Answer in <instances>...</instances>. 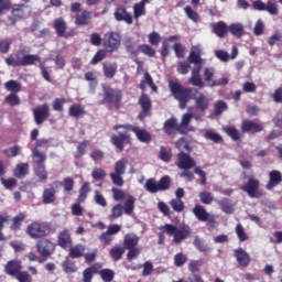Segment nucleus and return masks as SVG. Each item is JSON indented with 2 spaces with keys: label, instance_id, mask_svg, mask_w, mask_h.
<instances>
[{
  "label": "nucleus",
  "instance_id": "nucleus-1",
  "mask_svg": "<svg viewBox=\"0 0 282 282\" xmlns=\"http://www.w3.org/2000/svg\"><path fill=\"white\" fill-rule=\"evenodd\" d=\"M163 229L165 232L173 237V243H182V241H186V239H189L191 235H193V229L188 227V225H171L166 224L164 225Z\"/></svg>",
  "mask_w": 282,
  "mask_h": 282
},
{
  "label": "nucleus",
  "instance_id": "nucleus-50",
  "mask_svg": "<svg viewBox=\"0 0 282 282\" xmlns=\"http://www.w3.org/2000/svg\"><path fill=\"white\" fill-rule=\"evenodd\" d=\"M25 220V214L21 213L18 216H15L11 224V230H18V228L21 227V224Z\"/></svg>",
  "mask_w": 282,
  "mask_h": 282
},
{
  "label": "nucleus",
  "instance_id": "nucleus-55",
  "mask_svg": "<svg viewBox=\"0 0 282 282\" xmlns=\"http://www.w3.org/2000/svg\"><path fill=\"white\" fill-rule=\"evenodd\" d=\"M85 80H87L88 83H90V89L91 91H94L96 89V85H98V80L96 79V75H94V73L88 72L85 74Z\"/></svg>",
  "mask_w": 282,
  "mask_h": 282
},
{
  "label": "nucleus",
  "instance_id": "nucleus-54",
  "mask_svg": "<svg viewBox=\"0 0 282 282\" xmlns=\"http://www.w3.org/2000/svg\"><path fill=\"white\" fill-rule=\"evenodd\" d=\"M133 12H134V19H140V17H144L147 14V9L142 3H137L133 7Z\"/></svg>",
  "mask_w": 282,
  "mask_h": 282
},
{
  "label": "nucleus",
  "instance_id": "nucleus-13",
  "mask_svg": "<svg viewBox=\"0 0 282 282\" xmlns=\"http://www.w3.org/2000/svg\"><path fill=\"white\" fill-rule=\"evenodd\" d=\"M177 158L178 162L176 163V165L178 166V169L191 170L196 164L195 160L191 158V155H188L187 153L181 152L177 154Z\"/></svg>",
  "mask_w": 282,
  "mask_h": 282
},
{
  "label": "nucleus",
  "instance_id": "nucleus-41",
  "mask_svg": "<svg viewBox=\"0 0 282 282\" xmlns=\"http://www.w3.org/2000/svg\"><path fill=\"white\" fill-rule=\"evenodd\" d=\"M34 172L41 182H45V180H47V171L45 170V164L34 165Z\"/></svg>",
  "mask_w": 282,
  "mask_h": 282
},
{
  "label": "nucleus",
  "instance_id": "nucleus-17",
  "mask_svg": "<svg viewBox=\"0 0 282 282\" xmlns=\"http://www.w3.org/2000/svg\"><path fill=\"white\" fill-rule=\"evenodd\" d=\"M57 239L58 246L64 250H67V248H72V234H69V230L65 229L61 231Z\"/></svg>",
  "mask_w": 282,
  "mask_h": 282
},
{
  "label": "nucleus",
  "instance_id": "nucleus-63",
  "mask_svg": "<svg viewBox=\"0 0 282 282\" xmlns=\"http://www.w3.org/2000/svg\"><path fill=\"white\" fill-rule=\"evenodd\" d=\"M89 191H91V188L89 187V183H85L79 191L78 202H84L85 199H87V193H89Z\"/></svg>",
  "mask_w": 282,
  "mask_h": 282
},
{
  "label": "nucleus",
  "instance_id": "nucleus-20",
  "mask_svg": "<svg viewBox=\"0 0 282 282\" xmlns=\"http://www.w3.org/2000/svg\"><path fill=\"white\" fill-rule=\"evenodd\" d=\"M188 61L189 63H194V65H199L202 63V46H192Z\"/></svg>",
  "mask_w": 282,
  "mask_h": 282
},
{
  "label": "nucleus",
  "instance_id": "nucleus-16",
  "mask_svg": "<svg viewBox=\"0 0 282 282\" xmlns=\"http://www.w3.org/2000/svg\"><path fill=\"white\" fill-rule=\"evenodd\" d=\"M199 72H202L200 65H197L196 68H193L189 83L194 87H199V89H203V87H205V84L204 80L202 79V76L199 75Z\"/></svg>",
  "mask_w": 282,
  "mask_h": 282
},
{
  "label": "nucleus",
  "instance_id": "nucleus-25",
  "mask_svg": "<svg viewBox=\"0 0 282 282\" xmlns=\"http://www.w3.org/2000/svg\"><path fill=\"white\" fill-rule=\"evenodd\" d=\"M6 272L10 276H17L21 272V262L20 261H10L6 267Z\"/></svg>",
  "mask_w": 282,
  "mask_h": 282
},
{
  "label": "nucleus",
  "instance_id": "nucleus-48",
  "mask_svg": "<svg viewBox=\"0 0 282 282\" xmlns=\"http://www.w3.org/2000/svg\"><path fill=\"white\" fill-rule=\"evenodd\" d=\"M226 109H228V105H226L225 101H223V100L216 101L214 105V115L221 116V113H224V111H226Z\"/></svg>",
  "mask_w": 282,
  "mask_h": 282
},
{
  "label": "nucleus",
  "instance_id": "nucleus-27",
  "mask_svg": "<svg viewBox=\"0 0 282 282\" xmlns=\"http://www.w3.org/2000/svg\"><path fill=\"white\" fill-rule=\"evenodd\" d=\"M218 204L221 210L227 215H232V213H235V204L230 199L224 198L223 200H219Z\"/></svg>",
  "mask_w": 282,
  "mask_h": 282
},
{
  "label": "nucleus",
  "instance_id": "nucleus-14",
  "mask_svg": "<svg viewBox=\"0 0 282 282\" xmlns=\"http://www.w3.org/2000/svg\"><path fill=\"white\" fill-rule=\"evenodd\" d=\"M20 56V67H25L28 65H34V63H39L41 57L39 55H30L25 53V50L18 51Z\"/></svg>",
  "mask_w": 282,
  "mask_h": 282
},
{
  "label": "nucleus",
  "instance_id": "nucleus-64",
  "mask_svg": "<svg viewBox=\"0 0 282 282\" xmlns=\"http://www.w3.org/2000/svg\"><path fill=\"white\" fill-rule=\"evenodd\" d=\"M176 148L178 149V151H191V145L188 144V141H186V139L184 138H181L176 142Z\"/></svg>",
  "mask_w": 282,
  "mask_h": 282
},
{
  "label": "nucleus",
  "instance_id": "nucleus-7",
  "mask_svg": "<svg viewBox=\"0 0 282 282\" xmlns=\"http://www.w3.org/2000/svg\"><path fill=\"white\" fill-rule=\"evenodd\" d=\"M192 98L195 101V107L196 109H198V111H206L208 109V107H210V98L194 88V93L192 94Z\"/></svg>",
  "mask_w": 282,
  "mask_h": 282
},
{
  "label": "nucleus",
  "instance_id": "nucleus-33",
  "mask_svg": "<svg viewBox=\"0 0 282 282\" xmlns=\"http://www.w3.org/2000/svg\"><path fill=\"white\" fill-rule=\"evenodd\" d=\"M139 104L143 109V113L140 115V118H142V116H147V112L149 111V109H151V99L149 98V96L142 95L139 99Z\"/></svg>",
  "mask_w": 282,
  "mask_h": 282
},
{
  "label": "nucleus",
  "instance_id": "nucleus-35",
  "mask_svg": "<svg viewBox=\"0 0 282 282\" xmlns=\"http://www.w3.org/2000/svg\"><path fill=\"white\" fill-rule=\"evenodd\" d=\"M55 195H56V191L54 189V187L44 189L43 192L44 204H52L54 199H56Z\"/></svg>",
  "mask_w": 282,
  "mask_h": 282
},
{
  "label": "nucleus",
  "instance_id": "nucleus-26",
  "mask_svg": "<svg viewBox=\"0 0 282 282\" xmlns=\"http://www.w3.org/2000/svg\"><path fill=\"white\" fill-rule=\"evenodd\" d=\"M210 28L213 29L214 34H216V36H218L219 39H224L226 36V32H227L226 23L224 22L213 23Z\"/></svg>",
  "mask_w": 282,
  "mask_h": 282
},
{
  "label": "nucleus",
  "instance_id": "nucleus-38",
  "mask_svg": "<svg viewBox=\"0 0 282 282\" xmlns=\"http://www.w3.org/2000/svg\"><path fill=\"white\" fill-rule=\"evenodd\" d=\"M135 208V198L133 196H129L123 204V213L124 215H131Z\"/></svg>",
  "mask_w": 282,
  "mask_h": 282
},
{
  "label": "nucleus",
  "instance_id": "nucleus-51",
  "mask_svg": "<svg viewBox=\"0 0 282 282\" xmlns=\"http://www.w3.org/2000/svg\"><path fill=\"white\" fill-rule=\"evenodd\" d=\"M199 198H200L202 204L209 205V204H213L215 196H213V193H210V192H200Z\"/></svg>",
  "mask_w": 282,
  "mask_h": 282
},
{
  "label": "nucleus",
  "instance_id": "nucleus-6",
  "mask_svg": "<svg viewBox=\"0 0 282 282\" xmlns=\"http://www.w3.org/2000/svg\"><path fill=\"white\" fill-rule=\"evenodd\" d=\"M113 129L115 131H118V129H127L128 131H132L133 133H135L139 142H145V143L151 142V134L147 130L140 129L135 126L120 124V126H115Z\"/></svg>",
  "mask_w": 282,
  "mask_h": 282
},
{
  "label": "nucleus",
  "instance_id": "nucleus-19",
  "mask_svg": "<svg viewBox=\"0 0 282 282\" xmlns=\"http://www.w3.org/2000/svg\"><path fill=\"white\" fill-rule=\"evenodd\" d=\"M192 213L195 215L198 221H206L210 217V214L206 210V207L202 205H195Z\"/></svg>",
  "mask_w": 282,
  "mask_h": 282
},
{
  "label": "nucleus",
  "instance_id": "nucleus-44",
  "mask_svg": "<svg viewBox=\"0 0 282 282\" xmlns=\"http://www.w3.org/2000/svg\"><path fill=\"white\" fill-rule=\"evenodd\" d=\"M264 11L273 17H276V14H279V4L272 0H268Z\"/></svg>",
  "mask_w": 282,
  "mask_h": 282
},
{
  "label": "nucleus",
  "instance_id": "nucleus-11",
  "mask_svg": "<svg viewBox=\"0 0 282 282\" xmlns=\"http://www.w3.org/2000/svg\"><path fill=\"white\" fill-rule=\"evenodd\" d=\"M104 47L110 50V52L118 50L120 47V35L118 33H107L104 39Z\"/></svg>",
  "mask_w": 282,
  "mask_h": 282
},
{
  "label": "nucleus",
  "instance_id": "nucleus-8",
  "mask_svg": "<svg viewBox=\"0 0 282 282\" xmlns=\"http://www.w3.org/2000/svg\"><path fill=\"white\" fill-rule=\"evenodd\" d=\"M111 142L119 151H122L124 144H131V135H129V131L124 129V131H119V135H112Z\"/></svg>",
  "mask_w": 282,
  "mask_h": 282
},
{
  "label": "nucleus",
  "instance_id": "nucleus-57",
  "mask_svg": "<svg viewBox=\"0 0 282 282\" xmlns=\"http://www.w3.org/2000/svg\"><path fill=\"white\" fill-rule=\"evenodd\" d=\"M54 28L58 36H63V34H65V21H63L62 19L55 20Z\"/></svg>",
  "mask_w": 282,
  "mask_h": 282
},
{
  "label": "nucleus",
  "instance_id": "nucleus-12",
  "mask_svg": "<svg viewBox=\"0 0 282 282\" xmlns=\"http://www.w3.org/2000/svg\"><path fill=\"white\" fill-rule=\"evenodd\" d=\"M33 115L36 124H43L50 118V106L47 104L42 105L33 110Z\"/></svg>",
  "mask_w": 282,
  "mask_h": 282
},
{
  "label": "nucleus",
  "instance_id": "nucleus-61",
  "mask_svg": "<svg viewBox=\"0 0 282 282\" xmlns=\"http://www.w3.org/2000/svg\"><path fill=\"white\" fill-rule=\"evenodd\" d=\"M187 258L184 253H177L174 257V265H176V268H182V265H184V263H186Z\"/></svg>",
  "mask_w": 282,
  "mask_h": 282
},
{
  "label": "nucleus",
  "instance_id": "nucleus-53",
  "mask_svg": "<svg viewBox=\"0 0 282 282\" xmlns=\"http://www.w3.org/2000/svg\"><path fill=\"white\" fill-rule=\"evenodd\" d=\"M205 76V83H207L208 87L215 83V79L213 77L215 76V68H205L204 70Z\"/></svg>",
  "mask_w": 282,
  "mask_h": 282
},
{
  "label": "nucleus",
  "instance_id": "nucleus-23",
  "mask_svg": "<svg viewBox=\"0 0 282 282\" xmlns=\"http://www.w3.org/2000/svg\"><path fill=\"white\" fill-rule=\"evenodd\" d=\"M115 19L117 21H126L129 25L133 23V17L131 14L127 13V10L124 8H118L115 12Z\"/></svg>",
  "mask_w": 282,
  "mask_h": 282
},
{
  "label": "nucleus",
  "instance_id": "nucleus-46",
  "mask_svg": "<svg viewBox=\"0 0 282 282\" xmlns=\"http://www.w3.org/2000/svg\"><path fill=\"white\" fill-rule=\"evenodd\" d=\"M122 254H124V247H113L110 250V257L115 261H120V259H122Z\"/></svg>",
  "mask_w": 282,
  "mask_h": 282
},
{
  "label": "nucleus",
  "instance_id": "nucleus-9",
  "mask_svg": "<svg viewBox=\"0 0 282 282\" xmlns=\"http://www.w3.org/2000/svg\"><path fill=\"white\" fill-rule=\"evenodd\" d=\"M36 250L41 257H50L54 254V250H56V246L53 245L48 239H42L36 243Z\"/></svg>",
  "mask_w": 282,
  "mask_h": 282
},
{
  "label": "nucleus",
  "instance_id": "nucleus-30",
  "mask_svg": "<svg viewBox=\"0 0 282 282\" xmlns=\"http://www.w3.org/2000/svg\"><path fill=\"white\" fill-rule=\"evenodd\" d=\"M31 151H32L33 162L35 165L43 164V162H45L47 158L45 153L39 151V149L36 148H32Z\"/></svg>",
  "mask_w": 282,
  "mask_h": 282
},
{
  "label": "nucleus",
  "instance_id": "nucleus-22",
  "mask_svg": "<svg viewBox=\"0 0 282 282\" xmlns=\"http://www.w3.org/2000/svg\"><path fill=\"white\" fill-rule=\"evenodd\" d=\"M241 129L243 132H252V133H257L259 131L263 130V127H261V124L254 122V121H250V120H245L242 122Z\"/></svg>",
  "mask_w": 282,
  "mask_h": 282
},
{
  "label": "nucleus",
  "instance_id": "nucleus-60",
  "mask_svg": "<svg viewBox=\"0 0 282 282\" xmlns=\"http://www.w3.org/2000/svg\"><path fill=\"white\" fill-rule=\"evenodd\" d=\"M205 138H207V140H212V142H221V135L213 130H207L205 132Z\"/></svg>",
  "mask_w": 282,
  "mask_h": 282
},
{
  "label": "nucleus",
  "instance_id": "nucleus-21",
  "mask_svg": "<svg viewBox=\"0 0 282 282\" xmlns=\"http://www.w3.org/2000/svg\"><path fill=\"white\" fill-rule=\"evenodd\" d=\"M235 257L239 263V265H242V268H246V265H249L250 263V256L246 250L243 249H236L235 250Z\"/></svg>",
  "mask_w": 282,
  "mask_h": 282
},
{
  "label": "nucleus",
  "instance_id": "nucleus-45",
  "mask_svg": "<svg viewBox=\"0 0 282 282\" xmlns=\"http://www.w3.org/2000/svg\"><path fill=\"white\" fill-rule=\"evenodd\" d=\"M194 246L199 252H208L210 250V247L204 240L199 239V237L194 238Z\"/></svg>",
  "mask_w": 282,
  "mask_h": 282
},
{
  "label": "nucleus",
  "instance_id": "nucleus-47",
  "mask_svg": "<svg viewBox=\"0 0 282 282\" xmlns=\"http://www.w3.org/2000/svg\"><path fill=\"white\" fill-rule=\"evenodd\" d=\"M3 153L7 155V158H17V155H21V147L13 145L3 150Z\"/></svg>",
  "mask_w": 282,
  "mask_h": 282
},
{
  "label": "nucleus",
  "instance_id": "nucleus-10",
  "mask_svg": "<svg viewBox=\"0 0 282 282\" xmlns=\"http://www.w3.org/2000/svg\"><path fill=\"white\" fill-rule=\"evenodd\" d=\"M182 127V123L177 124V119L172 118L165 121L164 123V131L169 135H173L175 131H178L180 133H188V128L182 127V130L180 129Z\"/></svg>",
  "mask_w": 282,
  "mask_h": 282
},
{
  "label": "nucleus",
  "instance_id": "nucleus-28",
  "mask_svg": "<svg viewBox=\"0 0 282 282\" xmlns=\"http://www.w3.org/2000/svg\"><path fill=\"white\" fill-rule=\"evenodd\" d=\"M69 248V257L72 259H79V257H83L85 254V246L83 245H75L74 247Z\"/></svg>",
  "mask_w": 282,
  "mask_h": 282
},
{
  "label": "nucleus",
  "instance_id": "nucleus-18",
  "mask_svg": "<svg viewBox=\"0 0 282 282\" xmlns=\"http://www.w3.org/2000/svg\"><path fill=\"white\" fill-rule=\"evenodd\" d=\"M269 183L267 184V189L272 191L275 186H279L282 182V175L279 171H271L269 173Z\"/></svg>",
  "mask_w": 282,
  "mask_h": 282
},
{
  "label": "nucleus",
  "instance_id": "nucleus-59",
  "mask_svg": "<svg viewBox=\"0 0 282 282\" xmlns=\"http://www.w3.org/2000/svg\"><path fill=\"white\" fill-rule=\"evenodd\" d=\"M91 176L95 180H105V177H107V172L100 167H95L91 172Z\"/></svg>",
  "mask_w": 282,
  "mask_h": 282
},
{
  "label": "nucleus",
  "instance_id": "nucleus-24",
  "mask_svg": "<svg viewBox=\"0 0 282 282\" xmlns=\"http://www.w3.org/2000/svg\"><path fill=\"white\" fill-rule=\"evenodd\" d=\"M140 241V237L135 234H127L123 238V248H135Z\"/></svg>",
  "mask_w": 282,
  "mask_h": 282
},
{
  "label": "nucleus",
  "instance_id": "nucleus-34",
  "mask_svg": "<svg viewBox=\"0 0 282 282\" xmlns=\"http://www.w3.org/2000/svg\"><path fill=\"white\" fill-rule=\"evenodd\" d=\"M144 85H149L152 91H158V86H155V84L153 83V78L149 73H144V79L140 83V89L142 91H144Z\"/></svg>",
  "mask_w": 282,
  "mask_h": 282
},
{
  "label": "nucleus",
  "instance_id": "nucleus-39",
  "mask_svg": "<svg viewBox=\"0 0 282 282\" xmlns=\"http://www.w3.org/2000/svg\"><path fill=\"white\" fill-rule=\"evenodd\" d=\"M159 158L163 162H171V158H173V153L171 152V148L161 147L159 152Z\"/></svg>",
  "mask_w": 282,
  "mask_h": 282
},
{
  "label": "nucleus",
  "instance_id": "nucleus-52",
  "mask_svg": "<svg viewBox=\"0 0 282 282\" xmlns=\"http://www.w3.org/2000/svg\"><path fill=\"white\" fill-rule=\"evenodd\" d=\"M184 12L187 17V19H191V21H194V23H197L199 21V14L193 10L191 7H185Z\"/></svg>",
  "mask_w": 282,
  "mask_h": 282
},
{
  "label": "nucleus",
  "instance_id": "nucleus-56",
  "mask_svg": "<svg viewBox=\"0 0 282 282\" xmlns=\"http://www.w3.org/2000/svg\"><path fill=\"white\" fill-rule=\"evenodd\" d=\"M215 56L218 58V61H221L223 63H228L230 61V54L224 50H217L215 51Z\"/></svg>",
  "mask_w": 282,
  "mask_h": 282
},
{
  "label": "nucleus",
  "instance_id": "nucleus-32",
  "mask_svg": "<svg viewBox=\"0 0 282 282\" xmlns=\"http://www.w3.org/2000/svg\"><path fill=\"white\" fill-rule=\"evenodd\" d=\"M13 17H18V19H23L24 17H28L30 14V9L25 6H15L12 10Z\"/></svg>",
  "mask_w": 282,
  "mask_h": 282
},
{
  "label": "nucleus",
  "instance_id": "nucleus-3",
  "mask_svg": "<svg viewBox=\"0 0 282 282\" xmlns=\"http://www.w3.org/2000/svg\"><path fill=\"white\" fill-rule=\"evenodd\" d=\"M52 232V228L47 223H31L26 227V235L31 237V239H41L43 237H47Z\"/></svg>",
  "mask_w": 282,
  "mask_h": 282
},
{
  "label": "nucleus",
  "instance_id": "nucleus-36",
  "mask_svg": "<svg viewBox=\"0 0 282 282\" xmlns=\"http://www.w3.org/2000/svg\"><path fill=\"white\" fill-rule=\"evenodd\" d=\"M89 12L87 11H78L76 15V24L77 25H87L89 23Z\"/></svg>",
  "mask_w": 282,
  "mask_h": 282
},
{
  "label": "nucleus",
  "instance_id": "nucleus-43",
  "mask_svg": "<svg viewBox=\"0 0 282 282\" xmlns=\"http://www.w3.org/2000/svg\"><path fill=\"white\" fill-rule=\"evenodd\" d=\"M228 30L234 36H243V24L241 23H234L228 26Z\"/></svg>",
  "mask_w": 282,
  "mask_h": 282
},
{
  "label": "nucleus",
  "instance_id": "nucleus-62",
  "mask_svg": "<svg viewBox=\"0 0 282 282\" xmlns=\"http://www.w3.org/2000/svg\"><path fill=\"white\" fill-rule=\"evenodd\" d=\"M95 272H96V268H94V267L87 268L83 272L84 282H91V279H94Z\"/></svg>",
  "mask_w": 282,
  "mask_h": 282
},
{
  "label": "nucleus",
  "instance_id": "nucleus-15",
  "mask_svg": "<svg viewBox=\"0 0 282 282\" xmlns=\"http://www.w3.org/2000/svg\"><path fill=\"white\" fill-rule=\"evenodd\" d=\"M202 120V115L195 111L194 108H188V112L182 116L180 130L182 131V127L188 129V124H191V120Z\"/></svg>",
  "mask_w": 282,
  "mask_h": 282
},
{
  "label": "nucleus",
  "instance_id": "nucleus-5",
  "mask_svg": "<svg viewBox=\"0 0 282 282\" xmlns=\"http://www.w3.org/2000/svg\"><path fill=\"white\" fill-rule=\"evenodd\" d=\"M259 186H261L259 180L250 177L247 183L242 185L241 191L253 199H261V197H263V191L259 188Z\"/></svg>",
  "mask_w": 282,
  "mask_h": 282
},
{
  "label": "nucleus",
  "instance_id": "nucleus-58",
  "mask_svg": "<svg viewBox=\"0 0 282 282\" xmlns=\"http://www.w3.org/2000/svg\"><path fill=\"white\" fill-rule=\"evenodd\" d=\"M102 281L105 282H111L113 281V272L110 269H104L99 272Z\"/></svg>",
  "mask_w": 282,
  "mask_h": 282
},
{
  "label": "nucleus",
  "instance_id": "nucleus-31",
  "mask_svg": "<svg viewBox=\"0 0 282 282\" xmlns=\"http://www.w3.org/2000/svg\"><path fill=\"white\" fill-rule=\"evenodd\" d=\"M28 171H30V164L28 163H21L18 164L14 169V175L15 177H25V175H28Z\"/></svg>",
  "mask_w": 282,
  "mask_h": 282
},
{
  "label": "nucleus",
  "instance_id": "nucleus-40",
  "mask_svg": "<svg viewBox=\"0 0 282 282\" xmlns=\"http://www.w3.org/2000/svg\"><path fill=\"white\" fill-rule=\"evenodd\" d=\"M144 188L148 191V193H159L160 191L158 181H155V178H149L144 184Z\"/></svg>",
  "mask_w": 282,
  "mask_h": 282
},
{
  "label": "nucleus",
  "instance_id": "nucleus-2",
  "mask_svg": "<svg viewBox=\"0 0 282 282\" xmlns=\"http://www.w3.org/2000/svg\"><path fill=\"white\" fill-rule=\"evenodd\" d=\"M170 89L172 95L180 102L181 109H186V102L193 98L195 88H186L180 85L177 82H170Z\"/></svg>",
  "mask_w": 282,
  "mask_h": 282
},
{
  "label": "nucleus",
  "instance_id": "nucleus-4",
  "mask_svg": "<svg viewBox=\"0 0 282 282\" xmlns=\"http://www.w3.org/2000/svg\"><path fill=\"white\" fill-rule=\"evenodd\" d=\"M127 159H120L115 163V172L110 173V178L112 180V184H115V186H124L122 175L127 173Z\"/></svg>",
  "mask_w": 282,
  "mask_h": 282
},
{
  "label": "nucleus",
  "instance_id": "nucleus-42",
  "mask_svg": "<svg viewBox=\"0 0 282 282\" xmlns=\"http://www.w3.org/2000/svg\"><path fill=\"white\" fill-rule=\"evenodd\" d=\"M7 91H12L13 94H19L21 91V83L17 80H9L4 84Z\"/></svg>",
  "mask_w": 282,
  "mask_h": 282
},
{
  "label": "nucleus",
  "instance_id": "nucleus-29",
  "mask_svg": "<svg viewBox=\"0 0 282 282\" xmlns=\"http://www.w3.org/2000/svg\"><path fill=\"white\" fill-rule=\"evenodd\" d=\"M68 115L72 118H78L80 116H85V107L78 104H74L69 107Z\"/></svg>",
  "mask_w": 282,
  "mask_h": 282
},
{
  "label": "nucleus",
  "instance_id": "nucleus-49",
  "mask_svg": "<svg viewBox=\"0 0 282 282\" xmlns=\"http://www.w3.org/2000/svg\"><path fill=\"white\" fill-rule=\"evenodd\" d=\"M170 206L175 210V213H182L184 210V202L182 198H174L170 202Z\"/></svg>",
  "mask_w": 282,
  "mask_h": 282
},
{
  "label": "nucleus",
  "instance_id": "nucleus-37",
  "mask_svg": "<svg viewBox=\"0 0 282 282\" xmlns=\"http://www.w3.org/2000/svg\"><path fill=\"white\" fill-rule=\"evenodd\" d=\"M116 72H118L117 64H104V74L106 78H113Z\"/></svg>",
  "mask_w": 282,
  "mask_h": 282
}]
</instances>
